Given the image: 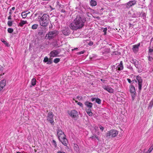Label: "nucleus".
<instances>
[{
	"mask_svg": "<svg viewBox=\"0 0 153 153\" xmlns=\"http://www.w3.org/2000/svg\"><path fill=\"white\" fill-rule=\"evenodd\" d=\"M85 21V19L84 17L78 16L74 20V23H71V28L74 30L80 28L84 26Z\"/></svg>",
	"mask_w": 153,
	"mask_h": 153,
	"instance_id": "1",
	"label": "nucleus"
},
{
	"mask_svg": "<svg viewBox=\"0 0 153 153\" xmlns=\"http://www.w3.org/2000/svg\"><path fill=\"white\" fill-rule=\"evenodd\" d=\"M42 14L39 16L38 19H40V25L45 27L48 26L49 22V16L46 14H44L42 16Z\"/></svg>",
	"mask_w": 153,
	"mask_h": 153,
	"instance_id": "2",
	"label": "nucleus"
},
{
	"mask_svg": "<svg viewBox=\"0 0 153 153\" xmlns=\"http://www.w3.org/2000/svg\"><path fill=\"white\" fill-rule=\"evenodd\" d=\"M57 131V134L59 140L64 145L66 146L67 144L66 142L67 141V139L66 137V135L64 134L63 132L60 129H58Z\"/></svg>",
	"mask_w": 153,
	"mask_h": 153,
	"instance_id": "3",
	"label": "nucleus"
},
{
	"mask_svg": "<svg viewBox=\"0 0 153 153\" xmlns=\"http://www.w3.org/2000/svg\"><path fill=\"white\" fill-rule=\"evenodd\" d=\"M58 34V31L56 30L50 31L46 34L45 37V39L49 40L53 39Z\"/></svg>",
	"mask_w": 153,
	"mask_h": 153,
	"instance_id": "4",
	"label": "nucleus"
},
{
	"mask_svg": "<svg viewBox=\"0 0 153 153\" xmlns=\"http://www.w3.org/2000/svg\"><path fill=\"white\" fill-rule=\"evenodd\" d=\"M118 131L115 130H111L107 132L106 136L108 138L111 137H114L117 136L118 134Z\"/></svg>",
	"mask_w": 153,
	"mask_h": 153,
	"instance_id": "5",
	"label": "nucleus"
},
{
	"mask_svg": "<svg viewBox=\"0 0 153 153\" xmlns=\"http://www.w3.org/2000/svg\"><path fill=\"white\" fill-rule=\"evenodd\" d=\"M133 83L135 82L136 83H137L138 85V89L139 91H141L142 89V80L141 77L139 76H136V79H134L132 81Z\"/></svg>",
	"mask_w": 153,
	"mask_h": 153,
	"instance_id": "6",
	"label": "nucleus"
},
{
	"mask_svg": "<svg viewBox=\"0 0 153 153\" xmlns=\"http://www.w3.org/2000/svg\"><path fill=\"white\" fill-rule=\"evenodd\" d=\"M53 116V115L52 112H49L47 116V120L53 125H54Z\"/></svg>",
	"mask_w": 153,
	"mask_h": 153,
	"instance_id": "7",
	"label": "nucleus"
},
{
	"mask_svg": "<svg viewBox=\"0 0 153 153\" xmlns=\"http://www.w3.org/2000/svg\"><path fill=\"white\" fill-rule=\"evenodd\" d=\"M130 91L133 100H134L135 97V95L136 93L135 87L132 85H131L130 87Z\"/></svg>",
	"mask_w": 153,
	"mask_h": 153,
	"instance_id": "8",
	"label": "nucleus"
},
{
	"mask_svg": "<svg viewBox=\"0 0 153 153\" xmlns=\"http://www.w3.org/2000/svg\"><path fill=\"white\" fill-rule=\"evenodd\" d=\"M140 43H139L136 45H133L132 51L135 53H137L139 51V48L140 46Z\"/></svg>",
	"mask_w": 153,
	"mask_h": 153,
	"instance_id": "9",
	"label": "nucleus"
},
{
	"mask_svg": "<svg viewBox=\"0 0 153 153\" xmlns=\"http://www.w3.org/2000/svg\"><path fill=\"white\" fill-rule=\"evenodd\" d=\"M70 116L72 117L75 118L78 116V112L75 110L71 111L70 113Z\"/></svg>",
	"mask_w": 153,
	"mask_h": 153,
	"instance_id": "10",
	"label": "nucleus"
},
{
	"mask_svg": "<svg viewBox=\"0 0 153 153\" xmlns=\"http://www.w3.org/2000/svg\"><path fill=\"white\" fill-rule=\"evenodd\" d=\"M117 66L116 69L119 71H121L122 70L123 68V66L122 61L120 62V63L117 64Z\"/></svg>",
	"mask_w": 153,
	"mask_h": 153,
	"instance_id": "11",
	"label": "nucleus"
},
{
	"mask_svg": "<svg viewBox=\"0 0 153 153\" xmlns=\"http://www.w3.org/2000/svg\"><path fill=\"white\" fill-rule=\"evenodd\" d=\"M136 1L135 0H132L128 2L126 4V7L127 8L135 5L136 4Z\"/></svg>",
	"mask_w": 153,
	"mask_h": 153,
	"instance_id": "12",
	"label": "nucleus"
},
{
	"mask_svg": "<svg viewBox=\"0 0 153 153\" xmlns=\"http://www.w3.org/2000/svg\"><path fill=\"white\" fill-rule=\"evenodd\" d=\"M6 80L3 79L0 82V91L6 85Z\"/></svg>",
	"mask_w": 153,
	"mask_h": 153,
	"instance_id": "13",
	"label": "nucleus"
},
{
	"mask_svg": "<svg viewBox=\"0 0 153 153\" xmlns=\"http://www.w3.org/2000/svg\"><path fill=\"white\" fill-rule=\"evenodd\" d=\"M103 88L110 93H112L114 92L113 89L110 87L104 86Z\"/></svg>",
	"mask_w": 153,
	"mask_h": 153,
	"instance_id": "14",
	"label": "nucleus"
},
{
	"mask_svg": "<svg viewBox=\"0 0 153 153\" xmlns=\"http://www.w3.org/2000/svg\"><path fill=\"white\" fill-rule=\"evenodd\" d=\"M59 54L58 51L57 50H53L50 53V56L51 57H55Z\"/></svg>",
	"mask_w": 153,
	"mask_h": 153,
	"instance_id": "15",
	"label": "nucleus"
},
{
	"mask_svg": "<svg viewBox=\"0 0 153 153\" xmlns=\"http://www.w3.org/2000/svg\"><path fill=\"white\" fill-rule=\"evenodd\" d=\"M85 105L89 108H91L93 106V104L88 101H86L85 103Z\"/></svg>",
	"mask_w": 153,
	"mask_h": 153,
	"instance_id": "16",
	"label": "nucleus"
},
{
	"mask_svg": "<svg viewBox=\"0 0 153 153\" xmlns=\"http://www.w3.org/2000/svg\"><path fill=\"white\" fill-rule=\"evenodd\" d=\"M133 62L135 66L138 69L140 68V66L139 65H138V61L136 60H133Z\"/></svg>",
	"mask_w": 153,
	"mask_h": 153,
	"instance_id": "17",
	"label": "nucleus"
},
{
	"mask_svg": "<svg viewBox=\"0 0 153 153\" xmlns=\"http://www.w3.org/2000/svg\"><path fill=\"white\" fill-rule=\"evenodd\" d=\"M149 55L153 56V48H149Z\"/></svg>",
	"mask_w": 153,
	"mask_h": 153,
	"instance_id": "18",
	"label": "nucleus"
},
{
	"mask_svg": "<svg viewBox=\"0 0 153 153\" xmlns=\"http://www.w3.org/2000/svg\"><path fill=\"white\" fill-rule=\"evenodd\" d=\"M149 63L150 65L153 64V56H149Z\"/></svg>",
	"mask_w": 153,
	"mask_h": 153,
	"instance_id": "19",
	"label": "nucleus"
},
{
	"mask_svg": "<svg viewBox=\"0 0 153 153\" xmlns=\"http://www.w3.org/2000/svg\"><path fill=\"white\" fill-rule=\"evenodd\" d=\"M27 23L26 21H24L21 20L19 24V25L22 27L24 25H25Z\"/></svg>",
	"mask_w": 153,
	"mask_h": 153,
	"instance_id": "20",
	"label": "nucleus"
},
{
	"mask_svg": "<svg viewBox=\"0 0 153 153\" xmlns=\"http://www.w3.org/2000/svg\"><path fill=\"white\" fill-rule=\"evenodd\" d=\"M86 112L87 114L90 116H92L93 115V113L91 111V110L90 108H89L86 110Z\"/></svg>",
	"mask_w": 153,
	"mask_h": 153,
	"instance_id": "21",
	"label": "nucleus"
},
{
	"mask_svg": "<svg viewBox=\"0 0 153 153\" xmlns=\"http://www.w3.org/2000/svg\"><path fill=\"white\" fill-rule=\"evenodd\" d=\"M90 3V5L92 6H94L97 5L96 1L94 0H91Z\"/></svg>",
	"mask_w": 153,
	"mask_h": 153,
	"instance_id": "22",
	"label": "nucleus"
},
{
	"mask_svg": "<svg viewBox=\"0 0 153 153\" xmlns=\"http://www.w3.org/2000/svg\"><path fill=\"white\" fill-rule=\"evenodd\" d=\"M62 33L65 35H67V29L66 27H64L62 30Z\"/></svg>",
	"mask_w": 153,
	"mask_h": 153,
	"instance_id": "23",
	"label": "nucleus"
},
{
	"mask_svg": "<svg viewBox=\"0 0 153 153\" xmlns=\"http://www.w3.org/2000/svg\"><path fill=\"white\" fill-rule=\"evenodd\" d=\"M74 150L76 152H78L79 148L78 146L76 144H75L74 145Z\"/></svg>",
	"mask_w": 153,
	"mask_h": 153,
	"instance_id": "24",
	"label": "nucleus"
},
{
	"mask_svg": "<svg viewBox=\"0 0 153 153\" xmlns=\"http://www.w3.org/2000/svg\"><path fill=\"white\" fill-rule=\"evenodd\" d=\"M36 80L34 78L32 79L31 81V84L33 86H34L36 85Z\"/></svg>",
	"mask_w": 153,
	"mask_h": 153,
	"instance_id": "25",
	"label": "nucleus"
},
{
	"mask_svg": "<svg viewBox=\"0 0 153 153\" xmlns=\"http://www.w3.org/2000/svg\"><path fill=\"white\" fill-rule=\"evenodd\" d=\"M38 26V25L37 24H34L32 25L31 27L32 29L33 30L36 29H37Z\"/></svg>",
	"mask_w": 153,
	"mask_h": 153,
	"instance_id": "26",
	"label": "nucleus"
},
{
	"mask_svg": "<svg viewBox=\"0 0 153 153\" xmlns=\"http://www.w3.org/2000/svg\"><path fill=\"white\" fill-rule=\"evenodd\" d=\"M27 14L28 13H25V12H23L22 13L21 15L22 16L23 18L25 19L26 17Z\"/></svg>",
	"mask_w": 153,
	"mask_h": 153,
	"instance_id": "27",
	"label": "nucleus"
},
{
	"mask_svg": "<svg viewBox=\"0 0 153 153\" xmlns=\"http://www.w3.org/2000/svg\"><path fill=\"white\" fill-rule=\"evenodd\" d=\"M153 146H151L150 148L149 149L148 151L146 152L147 153H150V152H151V151L153 150Z\"/></svg>",
	"mask_w": 153,
	"mask_h": 153,
	"instance_id": "28",
	"label": "nucleus"
},
{
	"mask_svg": "<svg viewBox=\"0 0 153 153\" xmlns=\"http://www.w3.org/2000/svg\"><path fill=\"white\" fill-rule=\"evenodd\" d=\"M13 22L12 21H8L7 22V25L9 27H11L12 26Z\"/></svg>",
	"mask_w": 153,
	"mask_h": 153,
	"instance_id": "29",
	"label": "nucleus"
},
{
	"mask_svg": "<svg viewBox=\"0 0 153 153\" xmlns=\"http://www.w3.org/2000/svg\"><path fill=\"white\" fill-rule=\"evenodd\" d=\"M1 42H3L5 45H6L7 46H8V43L5 41L3 39H1Z\"/></svg>",
	"mask_w": 153,
	"mask_h": 153,
	"instance_id": "30",
	"label": "nucleus"
},
{
	"mask_svg": "<svg viewBox=\"0 0 153 153\" xmlns=\"http://www.w3.org/2000/svg\"><path fill=\"white\" fill-rule=\"evenodd\" d=\"M7 31L8 33H11L13 32V30L12 28H9L7 29Z\"/></svg>",
	"mask_w": 153,
	"mask_h": 153,
	"instance_id": "31",
	"label": "nucleus"
},
{
	"mask_svg": "<svg viewBox=\"0 0 153 153\" xmlns=\"http://www.w3.org/2000/svg\"><path fill=\"white\" fill-rule=\"evenodd\" d=\"M75 101L76 102H77V104L78 105H79V106H80L82 108L83 107V105L81 102H78L77 101Z\"/></svg>",
	"mask_w": 153,
	"mask_h": 153,
	"instance_id": "32",
	"label": "nucleus"
},
{
	"mask_svg": "<svg viewBox=\"0 0 153 153\" xmlns=\"http://www.w3.org/2000/svg\"><path fill=\"white\" fill-rule=\"evenodd\" d=\"M96 102L98 104H100L101 103V100L100 99L97 98L96 99Z\"/></svg>",
	"mask_w": 153,
	"mask_h": 153,
	"instance_id": "33",
	"label": "nucleus"
},
{
	"mask_svg": "<svg viewBox=\"0 0 153 153\" xmlns=\"http://www.w3.org/2000/svg\"><path fill=\"white\" fill-rule=\"evenodd\" d=\"M59 61H60L59 59L56 58L54 59L53 62L54 63H58L59 62Z\"/></svg>",
	"mask_w": 153,
	"mask_h": 153,
	"instance_id": "34",
	"label": "nucleus"
},
{
	"mask_svg": "<svg viewBox=\"0 0 153 153\" xmlns=\"http://www.w3.org/2000/svg\"><path fill=\"white\" fill-rule=\"evenodd\" d=\"M91 138L92 139H95L96 138V139H97V140H99V138H98V137L96 135H94L92 136L91 137Z\"/></svg>",
	"mask_w": 153,
	"mask_h": 153,
	"instance_id": "35",
	"label": "nucleus"
},
{
	"mask_svg": "<svg viewBox=\"0 0 153 153\" xmlns=\"http://www.w3.org/2000/svg\"><path fill=\"white\" fill-rule=\"evenodd\" d=\"M139 16H140V15H136V13H134L133 15L132 16V17L134 18L139 17Z\"/></svg>",
	"mask_w": 153,
	"mask_h": 153,
	"instance_id": "36",
	"label": "nucleus"
},
{
	"mask_svg": "<svg viewBox=\"0 0 153 153\" xmlns=\"http://www.w3.org/2000/svg\"><path fill=\"white\" fill-rule=\"evenodd\" d=\"M48 59H48V57L47 56H46L45 57L44 59L43 60V61L45 62H48Z\"/></svg>",
	"mask_w": 153,
	"mask_h": 153,
	"instance_id": "37",
	"label": "nucleus"
},
{
	"mask_svg": "<svg viewBox=\"0 0 153 153\" xmlns=\"http://www.w3.org/2000/svg\"><path fill=\"white\" fill-rule=\"evenodd\" d=\"M107 30V27H105L103 28V32H104V35H106V31Z\"/></svg>",
	"mask_w": 153,
	"mask_h": 153,
	"instance_id": "38",
	"label": "nucleus"
},
{
	"mask_svg": "<svg viewBox=\"0 0 153 153\" xmlns=\"http://www.w3.org/2000/svg\"><path fill=\"white\" fill-rule=\"evenodd\" d=\"M47 64H51L52 63V60L51 59H49L48 60V61L47 62Z\"/></svg>",
	"mask_w": 153,
	"mask_h": 153,
	"instance_id": "39",
	"label": "nucleus"
},
{
	"mask_svg": "<svg viewBox=\"0 0 153 153\" xmlns=\"http://www.w3.org/2000/svg\"><path fill=\"white\" fill-rule=\"evenodd\" d=\"M57 5H56V7L58 8H59V9H60V7L62 8V5L60 6V5L59 4V3L58 1L57 2Z\"/></svg>",
	"mask_w": 153,
	"mask_h": 153,
	"instance_id": "40",
	"label": "nucleus"
},
{
	"mask_svg": "<svg viewBox=\"0 0 153 153\" xmlns=\"http://www.w3.org/2000/svg\"><path fill=\"white\" fill-rule=\"evenodd\" d=\"M52 142L53 143V145L55 147H56V146L57 144L56 141L54 140H53Z\"/></svg>",
	"mask_w": 153,
	"mask_h": 153,
	"instance_id": "41",
	"label": "nucleus"
},
{
	"mask_svg": "<svg viewBox=\"0 0 153 153\" xmlns=\"http://www.w3.org/2000/svg\"><path fill=\"white\" fill-rule=\"evenodd\" d=\"M110 49L109 48H105L104 50V52L108 53L110 51Z\"/></svg>",
	"mask_w": 153,
	"mask_h": 153,
	"instance_id": "42",
	"label": "nucleus"
},
{
	"mask_svg": "<svg viewBox=\"0 0 153 153\" xmlns=\"http://www.w3.org/2000/svg\"><path fill=\"white\" fill-rule=\"evenodd\" d=\"M85 51H82L79 52L77 53V54L78 55L84 53Z\"/></svg>",
	"mask_w": 153,
	"mask_h": 153,
	"instance_id": "43",
	"label": "nucleus"
},
{
	"mask_svg": "<svg viewBox=\"0 0 153 153\" xmlns=\"http://www.w3.org/2000/svg\"><path fill=\"white\" fill-rule=\"evenodd\" d=\"M93 42L92 41H90L89 43H88V45H89V46H92L93 45Z\"/></svg>",
	"mask_w": 153,
	"mask_h": 153,
	"instance_id": "44",
	"label": "nucleus"
},
{
	"mask_svg": "<svg viewBox=\"0 0 153 153\" xmlns=\"http://www.w3.org/2000/svg\"><path fill=\"white\" fill-rule=\"evenodd\" d=\"M99 128H100V130H101L102 131H103V129H104V127L101 126H99Z\"/></svg>",
	"mask_w": 153,
	"mask_h": 153,
	"instance_id": "45",
	"label": "nucleus"
},
{
	"mask_svg": "<svg viewBox=\"0 0 153 153\" xmlns=\"http://www.w3.org/2000/svg\"><path fill=\"white\" fill-rule=\"evenodd\" d=\"M127 80H128V82L129 83H131V79H127Z\"/></svg>",
	"mask_w": 153,
	"mask_h": 153,
	"instance_id": "46",
	"label": "nucleus"
},
{
	"mask_svg": "<svg viewBox=\"0 0 153 153\" xmlns=\"http://www.w3.org/2000/svg\"><path fill=\"white\" fill-rule=\"evenodd\" d=\"M12 14V12L11 10H10V12H9V15H10L9 16H11V15Z\"/></svg>",
	"mask_w": 153,
	"mask_h": 153,
	"instance_id": "47",
	"label": "nucleus"
},
{
	"mask_svg": "<svg viewBox=\"0 0 153 153\" xmlns=\"http://www.w3.org/2000/svg\"><path fill=\"white\" fill-rule=\"evenodd\" d=\"M38 34L39 35H42L43 34V32H39V33Z\"/></svg>",
	"mask_w": 153,
	"mask_h": 153,
	"instance_id": "48",
	"label": "nucleus"
},
{
	"mask_svg": "<svg viewBox=\"0 0 153 153\" xmlns=\"http://www.w3.org/2000/svg\"><path fill=\"white\" fill-rule=\"evenodd\" d=\"M94 128V129L96 130H97L98 129V127L97 126H95Z\"/></svg>",
	"mask_w": 153,
	"mask_h": 153,
	"instance_id": "49",
	"label": "nucleus"
},
{
	"mask_svg": "<svg viewBox=\"0 0 153 153\" xmlns=\"http://www.w3.org/2000/svg\"><path fill=\"white\" fill-rule=\"evenodd\" d=\"M11 19V16H9L8 17V20H10Z\"/></svg>",
	"mask_w": 153,
	"mask_h": 153,
	"instance_id": "50",
	"label": "nucleus"
},
{
	"mask_svg": "<svg viewBox=\"0 0 153 153\" xmlns=\"http://www.w3.org/2000/svg\"><path fill=\"white\" fill-rule=\"evenodd\" d=\"M61 12L63 13H65L66 12L65 10L64 9L62 10H61Z\"/></svg>",
	"mask_w": 153,
	"mask_h": 153,
	"instance_id": "51",
	"label": "nucleus"
},
{
	"mask_svg": "<svg viewBox=\"0 0 153 153\" xmlns=\"http://www.w3.org/2000/svg\"><path fill=\"white\" fill-rule=\"evenodd\" d=\"M52 27H53V25L51 24V25H50V26H49V28H50V29L52 28Z\"/></svg>",
	"mask_w": 153,
	"mask_h": 153,
	"instance_id": "52",
	"label": "nucleus"
},
{
	"mask_svg": "<svg viewBox=\"0 0 153 153\" xmlns=\"http://www.w3.org/2000/svg\"><path fill=\"white\" fill-rule=\"evenodd\" d=\"M142 15H143V18H144V17H146V16L145 13H143L142 14Z\"/></svg>",
	"mask_w": 153,
	"mask_h": 153,
	"instance_id": "53",
	"label": "nucleus"
},
{
	"mask_svg": "<svg viewBox=\"0 0 153 153\" xmlns=\"http://www.w3.org/2000/svg\"><path fill=\"white\" fill-rule=\"evenodd\" d=\"M150 104H152V105H153V100L150 103Z\"/></svg>",
	"mask_w": 153,
	"mask_h": 153,
	"instance_id": "54",
	"label": "nucleus"
},
{
	"mask_svg": "<svg viewBox=\"0 0 153 153\" xmlns=\"http://www.w3.org/2000/svg\"><path fill=\"white\" fill-rule=\"evenodd\" d=\"M96 99L94 98H92L91 99V100L92 101H94Z\"/></svg>",
	"mask_w": 153,
	"mask_h": 153,
	"instance_id": "55",
	"label": "nucleus"
},
{
	"mask_svg": "<svg viewBox=\"0 0 153 153\" xmlns=\"http://www.w3.org/2000/svg\"><path fill=\"white\" fill-rule=\"evenodd\" d=\"M136 15H140H140H141V14L140 13V12H139V13H136Z\"/></svg>",
	"mask_w": 153,
	"mask_h": 153,
	"instance_id": "56",
	"label": "nucleus"
},
{
	"mask_svg": "<svg viewBox=\"0 0 153 153\" xmlns=\"http://www.w3.org/2000/svg\"><path fill=\"white\" fill-rule=\"evenodd\" d=\"M42 0L43 1L48 2V1H49L50 0Z\"/></svg>",
	"mask_w": 153,
	"mask_h": 153,
	"instance_id": "57",
	"label": "nucleus"
},
{
	"mask_svg": "<svg viewBox=\"0 0 153 153\" xmlns=\"http://www.w3.org/2000/svg\"><path fill=\"white\" fill-rule=\"evenodd\" d=\"M15 9V7H13L12 8L11 10H14Z\"/></svg>",
	"mask_w": 153,
	"mask_h": 153,
	"instance_id": "58",
	"label": "nucleus"
},
{
	"mask_svg": "<svg viewBox=\"0 0 153 153\" xmlns=\"http://www.w3.org/2000/svg\"><path fill=\"white\" fill-rule=\"evenodd\" d=\"M37 15V13H36V14H34V16H36Z\"/></svg>",
	"mask_w": 153,
	"mask_h": 153,
	"instance_id": "59",
	"label": "nucleus"
},
{
	"mask_svg": "<svg viewBox=\"0 0 153 153\" xmlns=\"http://www.w3.org/2000/svg\"><path fill=\"white\" fill-rule=\"evenodd\" d=\"M16 153H22L18 152H17Z\"/></svg>",
	"mask_w": 153,
	"mask_h": 153,
	"instance_id": "60",
	"label": "nucleus"
},
{
	"mask_svg": "<svg viewBox=\"0 0 153 153\" xmlns=\"http://www.w3.org/2000/svg\"><path fill=\"white\" fill-rule=\"evenodd\" d=\"M130 69H132V67H130Z\"/></svg>",
	"mask_w": 153,
	"mask_h": 153,
	"instance_id": "61",
	"label": "nucleus"
},
{
	"mask_svg": "<svg viewBox=\"0 0 153 153\" xmlns=\"http://www.w3.org/2000/svg\"><path fill=\"white\" fill-rule=\"evenodd\" d=\"M30 13V12H29L28 13H28V14H29V13Z\"/></svg>",
	"mask_w": 153,
	"mask_h": 153,
	"instance_id": "62",
	"label": "nucleus"
},
{
	"mask_svg": "<svg viewBox=\"0 0 153 153\" xmlns=\"http://www.w3.org/2000/svg\"><path fill=\"white\" fill-rule=\"evenodd\" d=\"M44 3V2L42 3V4H43V3Z\"/></svg>",
	"mask_w": 153,
	"mask_h": 153,
	"instance_id": "63",
	"label": "nucleus"
},
{
	"mask_svg": "<svg viewBox=\"0 0 153 153\" xmlns=\"http://www.w3.org/2000/svg\"><path fill=\"white\" fill-rule=\"evenodd\" d=\"M77 48H75L74 49H77Z\"/></svg>",
	"mask_w": 153,
	"mask_h": 153,
	"instance_id": "64",
	"label": "nucleus"
}]
</instances>
